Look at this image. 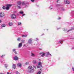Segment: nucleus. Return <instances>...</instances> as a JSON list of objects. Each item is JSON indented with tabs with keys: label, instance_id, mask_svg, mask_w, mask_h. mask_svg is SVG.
<instances>
[{
	"label": "nucleus",
	"instance_id": "obj_1",
	"mask_svg": "<svg viewBox=\"0 0 74 74\" xmlns=\"http://www.w3.org/2000/svg\"><path fill=\"white\" fill-rule=\"evenodd\" d=\"M11 6H12V5L11 4H8L6 5V7L5 6H3L2 7V8L3 10L6 9V10H10V7H11Z\"/></svg>",
	"mask_w": 74,
	"mask_h": 74
},
{
	"label": "nucleus",
	"instance_id": "obj_2",
	"mask_svg": "<svg viewBox=\"0 0 74 74\" xmlns=\"http://www.w3.org/2000/svg\"><path fill=\"white\" fill-rule=\"evenodd\" d=\"M34 69L32 68V66H29L28 67V71L29 73H33L34 72Z\"/></svg>",
	"mask_w": 74,
	"mask_h": 74
},
{
	"label": "nucleus",
	"instance_id": "obj_3",
	"mask_svg": "<svg viewBox=\"0 0 74 74\" xmlns=\"http://www.w3.org/2000/svg\"><path fill=\"white\" fill-rule=\"evenodd\" d=\"M42 63L41 62H39L38 63V66L37 68L38 69H39V68H40V67H42Z\"/></svg>",
	"mask_w": 74,
	"mask_h": 74
},
{
	"label": "nucleus",
	"instance_id": "obj_4",
	"mask_svg": "<svg viewBox=\"0 0 74 74\" xmlns=\"http://www.w3.org/2000/svg\"><path fill=\"white\" fill-rule=\"evenodd\" d=\"M5 16V14L4 12H0V18H3Z\"/></svg>",
	"mask_w": 74,
	"mask_h": 74
},
{
	"label": "nucleus",
	"instance_id": "obj_5",
	"mask_svg": "<svg viewBox=\"0 0 74 74\" xmlns=\"http://www.w3.org/2000/svg\"><path fill=\"white\" fill-rule=\"evenodd\" d=\"M64 3L65 4H70V1L68 0L64 1Z\"/></svg>",
	"mask_w": 74,
	"mask_h": 74
},
{
	"label": "nucleus",
	"instance_id": "obj_6",
	"mask_svg": "<svg viewBox=\"0 0 74 74\" xmlns=\"http://www.w3.org/2000/svg\"><path fill=\"white\" fill-rule=\"evenodd\" d=\"M16 15L15 14H12L11 15V18L12 19H15L16 18Z\"/></svg>",
	"mask_w": 74,
	"mask_h": 74
},
{
	"label": "nucleus",
	"instance_id": "obj_7",
	"mask_svg": "<svg viewBox=\"0 0 74 74\" xmlns=\"http://www.w3.org/2000/svg\"><path fill=\"white\" fill-rule=\"evenodd\" d=\"M13 60H18L19 59L17 56H15L13 58Z\"/></svg>",
	"mask_w": 74,
	"mask_h": 74
},
{
	"label": "nucleus",
	"instance_id": "obj_8",
	"mask_svg": "<svg viewBox=\"0 0 74 74\" xmlns=\"http://www.w3.org/2000/svg\"><path fill=\"white\" fill-rule=\"evenodd\" d=\"M45 53H40V54L41 55V56H42V57H44V56H45Z\"/></svg>",
	"mask_w": 74,
	"mask_h": 74
},
{
	"label": "nucleus",
	"instance_id": "obj_9",
	"mask_svg": "<svg viewBox=\"0 0 74 74\" xmlns=\"http://www.w3.org/2000/svg\"><path fill=\"white\" fill-rule=\"evenodd\" d=\"M15 68H16V66L15 65V64H13L12 68V70L15 69Z\"/></svg>",
	"mask_w": 74,
	"mask_h": 74
},
{
	"label": "nucleus",
	"instance_id": "obj_10",
	"mask_svg": "<svg viewBox=\"0 0 74 74\" xmlns=\"http://www.w3.org/2000/svg\"><path fill=\"white\" fill-rule=\"evenodd\" d=\"M22 43H20L18 44V48H20L22 47Z\"/></svg>",
	"mask_w": 74,
	"mask_h": 74
},
{
	"label": "nucleus",
	"instance_id": "obj_11",
	"mask_svg": "<svg viewBox=\"0 0 74 74\" xmlns=\"http://www.w3.org/2000/svg\"><path fill=\"white\" fill-rule=\"evenodd\" d=\"M8 25L10 26H12L13 25V23L11 22H9Z\"/></svg>",
	"mask_w": 74,
	"mask_h": 74
},
{
	"label": "nucleus",
	"instance_id": "obj_12",
	"mask_svg": "<svg viewBox=\"0 0 74 74\" xmlns=\"http://www.w3.org/2000/svg\"><path fill=\"white\" fill-rule=\"evenodd\" d=\"M32 39H30L28 40V42L29 44H32Z\"/></svg>",
	"mask_w": 74,
	"mask_h": 74
},
{
	"label": "nucleus",
	"instance_id": "obj_13",
	"mask_svg": "<svg viewBox=\"0 0 74 74\" xmlns=\"http://www.w3.org/2000/svg\"><path fill=\"white\" fill-rule=\"evenodd\" d=\"M17 66H18V67H21V66H22V64L21 63H18L17 64Z\"/></svg>",
	"mask_w": 74,
	"mask_h": 74
},
{
	"label": "nucleus",
	"instance_id": "obj_14",
	"mask_svg": "<svg viewBox=\"0 0 74 74\" xmlns=\"http://www.w3.org/2000/svg\"><path fill=\"white\" fill-rule=\"evenodd\" d=\"M31 56H33V57H34V56H36V54H35L32 53H31Z\"/></svg>",
	"mask_w": 74,
	"mask_h": 74
},
{
	"label": "nucleus",
	"instance_id": "obj_15",
	"mask_svg": "<svg viewBox=\"0 0 74 74\" xmlns=\"http://www.w3.org/2000/svg\"><path fill=\"white\" fill-rule=\"evenodd\" d=\"M6 26V25H5V24H2L1 25V28H2V27H5V26Z\"/></svg>",
	"mask_w": 74,
	"mask_h": 74
},
{
	"label": "nucleus",
	"instance_id": "obj_16",
	"mask_svg": "<svg viewBox=\"0 0 74 74\" xmlns=\"http://www.w3.org/2000/svg\"><path fill=\"white\" fill-rule=\"evenodd\" d=\"M27 35H23L22 36V37H27Z\"/></svg>",
	"mask_w": 74,
	"mask_h": 74
},
{
	"label": "nucleus",
	"instance_id": "obj_17",
	"mask_svg": "<svg viewBox=\"0 0 74 74\" xmlns=\"http://www.w3.org/2000/svg\"><path fill=\"white\" fill-rule=\"evenodd\" d=\"M17 4L18 5H21V2L20 1L18 2Z\"/></svg>",
	"mask_w": 74,
	"mask_h": 74
},
{
	"label": "nucleus",
	"instance_id": "obj_18",
	"mask_svg": "<svg viewBox=\"0 0 74 74\" xmlns=\"http://www.w3.org/2000/svg\"><path fill=\"white\" fill-rule=\"evenodd\" d=\"M19 13L20 14H23V12L22 11H21L19 12Z\"/></svg>",
	"mask_w": 74,
	"mask_h": 74
},
{
	"label": "nucleus",
	"instance_id": "obj_19",
	"mask_svg": "<svg viewBox=\"0 0 74 74\" xmlns=\"http://www.w3.org/2000/svg\"><path fill=\"white\" fill-rule=\"evenodd\" d=\"M16 74H21V73H19V72H18V71H16Z\"/></svg>",
	"mask_w": 74,
	"mask_h": 74
},
{
	"label": "nucleus",
	"instance_id": "obj_20",
	"mask_svg": "<svg viewBox=\"0 0 74 74\" xmlns=\"http://www.w3.org/2000/svg\"><path fill=\"white\" fill-rule=\"evenodd\" d=\"M25 4V3L24 2H23L22 3V5H24Z\"/></svg>",
	"mask_w": 74,
	"mask_h": 74
},
{
	"label": "nucleus",
	"instance_id": "obj_21",
	"mask_svg": "<svg viewBox=\"0 0 74 74\" xmlns=\"http://www.w3.org/2000/svg\"><path fill=\"white\" fill-rule=\"evenodd\" d=\"M47 55H50V56H52V55L51 54H49V52H48L47 53Z\"/></svg>",
	"mask_w": 74,
	"mask_h": 74
},
{
	"label": "nucleus",
	"instance_id": "obj_22",
	"mask_svg": "<svg viewBox=\"0 0 74 74\" xmlns=\"http://www.w3.org/2000/svg\"><path fill=\"white\" fill-rule=\"evenodd\" d=\"M41 71H39L37 73V74H41Z\"/></svg>",
	"mask_w": 74,
	"mask_h": 74
},
{
	"label": "nucleus",
	"instance_id": "obj_23",
	"mask_svg": "<svg viewBox=\"0 0 74 74\" xmlns=\"http://www.w3.org/2000/svg\"><path fill=\"white\" fill-rule=\"evenodd\" d=\"M33 63L34 64H36L37 63V62L36 61H34Z\"/></svg>",
	"mask_w": 74,
	"mask_h": 74
},
{
	"label": "nucleus",
	"instance_id": "obj_24",
	"mask_svg": "<svg viewBox=\"0 0 74 74\" xmlns=\"http://www.w3.org/2000/svg\"><path fill=\"white\" fill-rule=\"evenodd\" d=\"M52 8H53L52 6H51L49 7V9H50V10H52Z\"/></svg>",
	"mask_w": 74,
	"mask_h": 74
},
{
	"label": "nucleus",
	"instance_id": "obj_25",
	"mask_svg": "<svg viewBox=\"0 0 74 74\" xmlns=\"http://www.w3.org/2000/svg\"><path fill=\"white\" fill-rule=\"evenodd\" d=\"M20 40H21V38H18L17 39V40H18V41H20Z\"/></svg>",
	"mask_w": 74,
	"mask_h": 74
},
{
	"label": "nucleus",
	"instance_id": "obj_26",
	"mask_svg": "<svg viewBox=\"0 0 74 74\" xmlns=\"http://www.w3.org/2000/svg\"><path fill=\"white\" fill-rule=\"evenodd\" d=\"M29 64L28 62H26L25 63V64H26V65H27V64Z\"/></svg>",
	"mask_w": 74,
	"mask_h": 74
},
{
	"label": "nucleus",
	"instance_id": "obj_27",
	"mask_svg": "<svg viewBox=\"0 0 74 74\" xmlns=\"http://www.w3.org/2000/svg\"><path fill=\"white\" fill-rule=\"evenodd\" d=\"M21 25V23H18V25Z\"/></svg>",
	"mask_w": 74,
	"mask_h": 74
},
{
	"label": "nucleus",
	"instance_id": "obj_28",
	"mask_svg": "<svg viewBox=\"0 0 74 74\" xmlns=\"http://www.w3.org/2000/svg\"><path fill=\"white\" fill-rule=\"evenodd\" d=\"M62 11H64V8H62Z\"/></svg>",
	"mask_w": 74,
	"mask_h": 74
},
{
	"label": "nucleus",
	"instance_id": "obj_29",
	"mask_svg": "<svg viewBox=\"0 0 74 74\" xmlns=\"http://www.w3.org/2000/svg\"><path fill=\"white\" fill-rule=\"evenodd\" d=\"M4 56H5V55H2V56H1V58H3Z\"/></svg>",
	"mask_w": 74,
	"mask_h": 74
},
{
	"label": "nucleus",
	"instance_id": "obj_30",
	"mask_svg": "<svg viewBox=\"0 0 74 74\" xmlns=\"http://www.w3.org/2000/svg\"><path fill=\"white\" fill-rule=\"evenodd\" d=\"M60 4H58L56 5V6H57V7H58V6H60Z\"/></svg>",
	"mask_w": 74,
	"mask_h": 74
},
{
	"label": "nucleus",
	"instance_id": "obj_31",
	"mask_svg": "<svg viewBox=\"0 0 74 74\" xmlns=\"http://www.w3.org/2000/svg\"><path fill=\"white\" fill-rule=\"evenodd\" d=\"M16 50V49H13V52H15V51Z\"/></svg>",
	"mask_w": 74,
	"mask_h": 74
},
{
	"label": "nucleus",
	"instance_id": "obj_32",
	"mask_svg": "<svg viewBox=\"0 0 74 74\" xmlns=\"http://www.w3.org/2000/svg\"><path fill=\"white\" fill-rule=\"evenodd\" d=\"M33 67L35 69H36V67L34 66H33Z\"/></svg>",
	"mask_w": 74,
	"mask_h": 74
},
{
	"label": "nucleus",
	"instance_id": "obj_33",
	"mask_svg": "<svg viewBox=\"0 0 74 74\" xmlns=\"http://www.w3.org/2000/svg\"><path fill=\"white\" fill-rule=\"evenodd\" d=\"M71 31V29L68 31H67V32H70V31Z\"/></svg>",
	"mask_w": 74,
	"mask_h": 74
},
{
	"label": "nucleus",
	"instance_id": "obj_34",
	"mask_svg": "<svg viewBox=\"0 0 74 74\" xmlns=\"http://www.w3.org/2000/svg\"><path fill=\"white\" fill-rule=\"evenodd\" d=\"M5 67H6V68H7V67L8 66L7 64H5Z\"/></svg>",
	"mask_w": 74,
	"mask_h": 74
},
{
	"label": "nucleus",
	"instance_id": "obj_35",
	"mask_svg": "<svg viewBox=\"0 0 74 74\" xmlns=\"http://www.w3.org/2000/svg\"><path fill=\"white\" fill-rule=\"evenodd\" d=\"M34 0H31V1L32 2H33L34 1Z\"/></svg>",
	"mask_w": 74,
	"mask_h": 74
},
{
	"label": "nucleus",
	"instance_id": "obj_36",
	"mask_svg": "<svg viewBox=\"0 0 74 74\" xmlns=\"http://www.w3.org/2000/svg\"><path fill=\"white\" fill-rule=\"evenodd\" d=\"M18 8H19V9L21 8V7H20V6H18Z\"/></svg>",
	"mask_w": 74,
	"mask_h": 74
},
{
	"label": "nucleus",
	"instance_id": "obj_37",
	"mask_svg": "<svg viewBox=\"0 0 74 74\" xmlns=\"http://www.w3.org/2000/svg\"><path fill=\"white\" fill-rule=\"evenodd\" d=\"M72 69L73 70V71H74V67H73L72 68Z\"/></svg>",
	"mask_w": 74,
	"mask_h": 74
},
{
	"label": "nucleus",
	"instance_id": "obj_38",
	"mask_svg": "<svg viewBox=\"0 0 74 74\" xmlns=\"http://www.w3.org/2000/svg\"><path fill=\"white\" fill-rule=\"evenodd\" d=\"M21 41H22V42H24V41H25V40H21Z\"/></svg>",
	"mask_w": 74,
	"mask_h": 74
},
{
	"label": "nucleus",
	"instance_id": "obj_39",
	"mask_svg": "<svg viewBox=\"0 0 74 74\" xmlns=\"http://www.w3.org/2000/svg\"><path fill=\"white\" fill-rule=\"evenodd\" d=\"M61 19L60 17H58V19Z\"/></svg>",
	"mask_w": 74,
	"mask_h": 74
},
{
	"label": "nucleus",
	"instance_id": "obj_40",
	"mask_svg": "<svg viewBox=\"0 0 74 74\" xmlns=\"http://www.w3.org/2000/svg\"><path fill=\"white\" fill-rule=\"evenodd\" d=\"M14 53L16 54H17V52L16 51H15L14 52Z\"/></svg>",
	"mask_w": 74,
	"mask_h": 74
},
{
	"label": "nucleus",
	"instance_id": "obj_41",
	"mask_svg": "<svg viewBox=\"0 0 74 74\" xmlns=\"http://www.w3.org/2000/svg\"><path fill=\"white\" fill-rule=\"evenodd\" d=\"M59 43H60L61 44V43H62V42H61V41H59Z\"/></svg>",
	"mask_w": 74,
	"mask_h": 74
},
{
	"label": "nucleus",
	"instance_id": "obj_42",
	"mask_svg": "<svg viewBox=\"0 0 74 74\" xmlns=\"http://www.w3.org/2000/svg\"><path fill=\"white\" fill-rule=\"evenodd\" d=\"M59 0H57V1L56 2H57V3H58V1H59Z\"/></svg>",
	"mask_w": 74,
	"mask_h": 74
},
{
	"label": "nucleus",
	"instance_id": "obj_43",
	"mask_svg": "<svg viewBox=\"0 0 74 74\" xmlns=\"http://www.w3.org/2000/svg\"><path fill=\"white\" fill-rule=\"evenodd\" d=\"M25 15V14H23V16H24V15Z\"/></svg>",
	"mask_w": 74,
	"mask_h": 74
},
{
	"label": "nucleus",
	"instance_id": "obj_44",
	"mask_svg": "<svg viewBox=\"0 0 74 74\" xmlns=\"http://www.w3.org/2000/svg\"><path fill=\"white\" fill-rule=\"evenodd\" d=\"M25 46H26V45H23V47H25Z\"/></svg>",
	"mask_w": 74,
	"mask_h": 74
},
{
	"label": "nucleus",
	"instance_id": "obj_45",
	"mask_svg": "<svg viewBox=\"0 0 74 74\" xmlns=\"http://www.w3.org/2000/svg\"><path fill=\"white\" fill-rule=\"evenodd\" d=\"M1 20H0V23H1Z\"/></svg>",
	"mask_w": 74,
	"mask_h": 74
},
{
	"label": "nucleus",
	"instance_id": "obj_46",
	"mask_svg": "<svg viewBox=\"0 0 74 74\" xmlns=\"http://www.w3.org/2000/svg\"><path fill=\"white\" fill-rule=\"evenodd\" d=\"M66 29H64V31H66Z\"/></svg>",
	"mask_w": 74,
	"mask_h": 74
},
{
	"label": "nucleus",
	"instance_id": "obj_47",
	"mask_svg": "<svg viewBox=\"0 0 74 74\" xmlns=\"http://www.w3.org/2000/svg\"><path fill=\"white\" fill-rule=\"evenodd\" d=\"M7 73L8 74H10L9 73V72H7Z\"/></svg>",
	"mask_w": 74,
	"mask_h": 74
},
{
	"label": "nucleus",
	"instance_id": "obj_48",
	"mask_svg": "<svg viewBox=\"0 0 74 74\" xmlns=\"http://www.w3.org/2000/svg\"><path fill=\"white\" fill-rule=\"evenodd\" d=\"M36 40H38V38H36Z\"/></svg>",
	"mask_w": 74,
	"mask_h": 74
},
{
	"label": "nucleus",
	"instance_id": "obj_49",
	"mask_svg": "<svg viewBox=\"0 0 74 74\" xmlns=\"http://www.w3.org/2000/svg\"><path fill=\"white\" fill-rule=\"evenodd\" d=\"M0 74H4L3 73H0Z\"/></svg>",
	"mask_w": 74,
	"mask_h": 74
},
{
	"label": "nucleus",
	"instance_id": "obj_50",
	"mask_svg": "<svg viewBox=\"0 0 74 74\" xmlns=\"http://www.w3.org/2000/svg\"><path fill=\"white\" fill-rule=\"evenodd\" d=\"M73 49H74V48L73 47Z\"/></svg>",
	"mask_w": 74,
	"mask_h": 74
},
{
	"label": "nucleus",
	"instance_id": "obj_51",
	"mask_svg": "<svg viewBox=\"0 0 74 74\" xmlns=\"http://www.w3.org/2000/svg\"><path fill=\"white\" fill-rule=\"evenodd\" d=\"M62 41H63V40H61Z\"/></svg>",
	"mask_w": 74,
	"mask_h": 74
}]
</instances>
